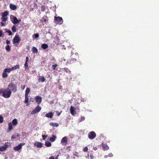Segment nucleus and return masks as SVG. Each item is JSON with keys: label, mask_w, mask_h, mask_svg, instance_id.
Listing matches in <instances>:
<instances>
[{"label": "nucleus", "mask_w": 159, "mask_h": 159, "mask_svg": "<svg viewBox=\"0 0 159 159\" xmlns=\"http://www.w3.org/2000/svg\"><path fill=\"white\" fill-rule=\"evenodd\" d=\"M4 92L3 94V96L5 98H8L10 97L12 92L13 93L16 92L17 90V87L16 85L12 83H10L8 85L7 89H4Z\"/></svg>", "instance_id": "nucleus-1"}, {"label": "nucleus", "mask_w": 159, "mask_h": 159, "mask_svg": "<svg viewBox=\"0 0 159 159\" xmlns=\"http://www.w3.org/2000/svg\"><path fill=\"white\" fill-rule=\"evenodd\" d=\"M54 22L58 24L61 25L63 24V21L61 17L59 16L54 17Z\"/></svg>", "instance_id": "nucleus-2"}, {"label": "nucleus", "mask_w": 159, "mask_h": 159, "mask_svg": "<svg viewBox=\"0 0 159 159\" xmlns=\"http://www.w3.org/2000/svg\"><path fill=\"white\" fill-rule=\"evenodd\" d=\"M75 58H71L67 61L66 62V65L69 64H73L76 61L77 59L78 58V56L76 54H75Z\"/></svg>", "instance_id": "nucleus-3"}, {"label": "nucleus", "mask_w": 159, "mask_h": 159, "mask_svg": "<svg viewBox=\"0 0 159 159\" xmlns=\"http://www.w3.org/2000/svg\"><path fill=\"white\" fill-rule=\"evenodd\" d=\"M10 18L11 19L13 18V19L11 20V22L14 24H16L19 22L21 20L20 19L19 20H18L17 18L14 16L13 15H11L10 16Z\"/></svg>", "instance_id": "nucleus-4"}, {"label": "nucleus", "mask_w": 159, "mask_h": 159, "mask_svg": "<svg viewBox=\"0 0 159 159\" xmlns=\"http://www.w3.org/2000/svg\"><path fill=\"white\" fill-rule=\"evenodd\" d=\"M96 136L95 133L93 131L89 132L88 134V138L91 139H94Z\"/></svg>", "instance_id": "nucleus-5"}, {"label": "nucleus", "mask_w": 159, "mask_h": 159, "mask_svg": "<svg viewBox=\"0 0 159 159\" xmlns=\"http://www.w3.org/2000/svg\"><path fill=\"white\" fill-rule=\"evenodd\" d=\"M21 41V39L18 35H16L13 39V43L15 44L16 43H19Z\"/></svg>", "instance_id": "nucleus-6"}, {"label": "nucleus", "mask_w": 159, "mask_h": 159, "mask_svg": "<svg viewBox=\"0 0 159 159\" xmlns=\"http://www.w3.org/2000/svg\"><path fill=\"white\" fill-rule=\"evenodd\" d=\"M41 109V107H40L39 105L37 106L33 110L31 113V114L32 115L37 113L39 112Z\"/></svg>", "instance_id": "nucleus-7"}, {"label": "nucleus", "mask_w": 159, "mask_h": 159, "mask_svg": "<svg viewBox=\"0 0 159 159\" xmlns=\"http://www.w3.org/2000/svg\"><path fill=\"white\" fill-rule=\"evenodd\" d=\"M25 144V143H21L18 146L14 147V149L16 151H18L19 150H20L22 148V146L24 145Z\"/></svg>", "instance_id": "nucleus-8"}, {"label": "nucleus", "mask_w": 159, "mask_h": 159, "mask_svg": "<svg viewBox=\"0 0 159 159\" xmlns=\"http://www.w3.org/2000/svg\"><path fill=\"white\" fill-rule=\"evenodd\" d=\"M61 143L62 145L65 146L67 145V140L66 137H64L62 139Z\"/></svg>", "instance_id": "nucleus-9"}, {"label": "nucleus", "mask_w": 159, "mask_h": 159, "mask_svg": "<svg viewBox=\"0 0 159 159\" xmlns=\"http://www.w3.org/2000/svg\"><path fill=\"white\" fill-rule=\"evenodd\" d=\"M36 102L38 105L40 104L42 101V97L38 96L35 97Z\"/></svg>", "instance_id": "nucleus-10"}, {"label": "nucleus", "mask_w": 159, "mask_h": 159, "mask_svg": "<svg viewBox=\"0 0 159 159\" xmlns=\"http://www.w3.org/2000/svg\"><path fill=\"white\" fill-rule=\"evenodd\" d=\"M75 108L71 106L70 108V112L71 114L74 116L76 114V112L75 111Z\"/></svg>", "instance_id": "nucleus-11"}, {"label": "nucleus", "mask_w": 159, "mask_h": 159, "mask_svg": "<svg viewBox=\"0 0 159 159\" xmlns=\"http://www.w3.org/2000/svg\"><path fill=\"white\" fill-rule=\"evenodd\" d=\"M53 113L52 112H50L49 113H47L45 115V117L50 118H52L53 117Z\"/></svg>", "instance_id": "nucleus-12"}, {"label": "nucleus", "mask_w": 159, "mask_h": 159, "mask_svg": "<svg viewBox=\"0 0 159 159\" xmlns=\"http://www.w3.org/2000/svg\"><path fill=\"white\" fill-rule=\"evenodd\" d=\"M34 145L38 148H41L43 146L42 144L41 143L38 142L35 143Z\"/></svg>", "instance_id": "nucleus-13"}, {"label": "nucleus", "mask_w": 159, "mask_h": 159, "mask_svg": "<svg viewBox=\"0 0 159 159\" xmlns=\"http://www.w3.org/2000/svg\"><path fill=\"white\" fill-rule=\"evenodd\" d=\"M8 145L6 144H5L4 146H1L0 147V151H5L7 148Z\"/></svg>", "instance_id": "nucleus-14"}, {"label": "nucleus", "mask_w": 159, "mask_h": 159, "mask_svg": "<svg viewBox=\"0 0 159 159\" xmlns=\"http://www.w3.org/2000/svg\"><path fill=\"white\" fill-rule=\"evenodd\" d=\"M46 18L43 17L41 18V20H40V21L41 22L43 23H46L48 21V19H47V16H46Z\"/></svg>", "instance_id": "nucleus-15"}, {"label": "nucleus", "mask_w": 159, "mask_h": 159, "mask_svg": "<svg viewBox=\"0 0 159 159\" xmlns=\"http://www.w3.org/2000/svg\"><path fill=\"white\" fill-rule=\"evenodd\" d=\"M10 9L13 10H15L17 8V7L14 4H10Z\"/></svg>", "instance_id": "nucleus-16"}, {"label": "nucleus", "mask_w": 159, "mask_h": 159, "mask_svg": "<svg viewBox=\"0 0 159 159\" xmlns=\"http://www.w3.org/2000/svg\"><path fill=\"white\" fill-rule=\"evenodd\" d=\"M39 81V82H43L45 80V79L43 76H39V78L38 79Z\"/></svg>", "instance_id": "nucleus-17"}, {"label": "nucleus", "mask_w": 159, "mask_h": 159, "mask_svg": "<svg viewBox=\"0 0 159 159\" xmlns=\"http://www.w3.org/2000/svg\"><path fill=\"white\" fill-rule=\"evenodd\" d=\"M102 147L104 150H107L109 149V148L108 146L106 144H102Z\"/></svg>", "instance_id": "nucleus-18"}, {"label": "nucleus", "mask_w": 159, "mask_h": 159, "mask_svg": "<svg viewBox=\"0 0 159 159\" xmlns=\"http://www.w3.org/2000/svg\"><path fill=\"white\" fill-rule=\"evenodd\" d=\"M8 128L7 129V131H9L13 129V126L11 122L9 123L8 124Z\"/></svg>", "instance_id": "nucleus-19"}, {"label": "nucleus", "mask_w": 159, "mask_h": 159, "mask_svg": "<svg viewBox=\"0 0 159 159\" xmlns=\"http://www.w3.org/2000/svg\"><path fill=\"white\" fill-rule=\"evenodd\" d=\"M56 138L57 137L56 136L52 135V137L50 138L49 140L52 142H53L55 140Z\"/></svg>", "instance_id": "nucleus-20"}, {"label": "nucleus", "mask_w": 159, "mask_h": 159, "mask_svg": "<svg viewBox=\"0 0 159 159\" xmlns=\"http://www.w3.org/2000/svg\"><path fill=\"white\" fill-rule=\"evenodd\" d=\"M41 48L45 50L48 48V45L47 44L43 43L42 44Z\"/></svg>", "instance_id": "nucleus-21"}, {"label": "nucleus", "mask_w": 159, "mask_h": 159, "mask_svg": "<svg viewBox=\"0 0 159 159\" xmlns=\"http://www.w3.org/2000/svg\"><path fill=\"white\" fill-rule=\"evenodd\" d=\"M9 12L7 11H6L2 13V16L4 17H7V16L8 15Z\"/></svg>", "instance_id": "nucleus-22"}, {"label": "nucleus", "mask_w": 159, "mask_h": 159, "mask_svg": "<svg viewBox=\"0 0 159 159\" xmlns=\"http://www.w3.org/2000/svg\"><path fill=\"white\" fill-rule=\"evenodd\" d=\"M45 145L47 147H50L51 146V143L49 141H46L45 142Z\"/></svg>", "instance_id": "nucleus-23"}, {"label": "nucleus", "mask_w": 159, "mask_h": 159, "mask_svg": "<svg viewBox=\"0 0 159 159\" xmlns=\"http://www.w3.org/2000/svg\"><path fill=\"white\" fill-rule=\"evenodd\" d=\"M32 51L33 53H37L38 52V50L35 47H33L32 49Z\"/></svg>", "instance_id": "nucleus-24"}, {"label": "nucleus", "mask_w": 159, "mask_h": 159, "mask_svg": "<svg viewBox=\"0 0 159 159\" xmlns=\"http://www.w3.org/2000/svg\"><path fill=\"white\" fill-rule=\"evenodd\" d=\"M20 66L19 65H17L14 66L13 67L11 68V69L12 70H16V69H18L20 68Z\"/></svg>", "instance_id": "nucleus-25"}, {"label": "nucleus", "mask_w": 159, "mask_h": 159, "mask_svg": "<svg viewBox=\"0 0 159 159\" xmlns=\"http://www.w3.org/2000/svg\"><path fill=\"white\" fill-rule=\"evenodd\" d=\"M12 124L14 125H16L17 124V120L16 119H13L11 123Z\"/></svg>", "instance_id": "nucleus-26"}, {"label": "nucleus", "mask_w": 159, "mask_h": 159, "mask_svg": "<svg viewBox=\"0 0 159 159\" xmlns=\"http://www.w3.org/2000/svg\"><path fill=\"white\" fill-rule=\"evenodd\" d=\"M64 70L67 73L70 74L71 73V71L67 68H64Z\"/></svg>", "instance_id": "nucleus-27"}, {"label": "nucleus", "mask_w": 159, "mask_h": 159, "mask_svg": "<svg viewBox=\"0 0 159 159\" xmlns=\"http://www.w3.org/2000/svg\"><path fill=\"white\" fill-rule=\"evenodd\" d=\"M11 70H12L11 69V68H6L4 70V71H5V72L6 73V72L10 73Z\"/></svg>", "instance_id": "nucleus-28"}, {"label": "nucleus", "mask_w": 159, "mask_h": 159, "mask_svg": "<svg viewBox=\"0 0 159 159\" xmlns=\"http://www.w3.org/2000/svg\"><path fill=\"white\" fill-rule=\"evenodd\" d=\"M30 89L29 88H27L25 91V95H28L29 93L30 92Z\"/></svg>", "instance_id": "nucleus-29"}, {"label": "nucleus", "mask_w": 159, "mask_h": 159, "mask_svg": "<svg viewBox=\"0 0 159 159\" xmlns=\"http://www.w3.org/2000/svg\"><path fill=\"white\" fill-rule=\"evenodd\" d=\"M28 100H29V98H28V95H25V103H28Z\"/></svg>", "instance_id": "nucleus-30"}, {"label": "nucleus", "mask_w": 159, "mask_h": 159, "mask_svg": "<svg viewBox=\"0 0 159 159\" xmlns=\"http://www.w3.org/2000/svg\"><path fill=\"white\" fill-rule=\"evenodd\" d=\"M7 19V17H2L1 20L2 22H5Z\"/></svg>", "instance_id": "nucleus-31"}, {"label": "nucleus", "mask_w": 159, "mask_h": 159, "mask_svg": "<svg viewBox=\"0 0 159 159\" xmlns=\"http://www.w3.org/2000/svg\"><path fill=\"white\" fill-rule=\"evenodd\" d=\"M6 49L8 52H10L11 50V47L8 45H7L5 47Z\"/></svg>", "instance_id": "nucleus-32"}, {"label": "nucleus", "mask_w": 159, "mask_h": 159, "mask_svg": "<svg viewBox=\"0 0 159 159\" xmlns=\"http://www.w3.org/2000/svg\"><path fill=\"white\" fill-rule=\"evenodd\" d=\"M7 74L6 73L3 71V72L2 74V77L4 78H6L7 77Z\"/></svg>", "instance_id": "nucleus-33"}, {"label": "nucleus", "mask_w": 159, "mask_h": 159, "mask_svg": "<svg viewBox=\"0 0 159 159\" xmlns=\"http://www.w3.org/2000/svg\"><path fill=\"white\" fill-rule=\"evenodd\" d=\"M16 27L14 25L11 28V30L13 32H15L16 31Z\"/></svg>", "instance_id": "nucleus-34"}, {"label": "nucleus", "mask_w": 159, "mask_h": 159, "mask_svg": "<svg viewBox=\"0 0 159 159\" xmlns=\"http://www.w3.org/2000/svg\"><path fill=\"white\" fill-rule=\"evenodd\" d=\"M24 67L25 69L28 70L29 69V68L28 66V64L26 62H25V64H24Z\"/></svg>", "instance_id": "nucleus-35"}, {"label": "nucleus", "mask_w": 159, "mask_h": 159, "mask_svg": "<svg viewBox=\"0 0 159 159\" xmlns=\"http://www.w3.org/2000/svg\"><path fill=\"white\" fill-rule=\"evenodd\" d=\"M19 135L18 134H13L11 136V139H15L16 137L19 136Z\"/></svg>", "instance_id": "nucleus-36"}, {"label": "nucleus", "mask_w": 159, "mask_h": 159, "mask_svg": "<svg viewBox=\"0 0 159 159\" xmlns=\"http://www.w3.org/2000/svg\"><path fill=\"white\" fill-rule=\"evenodd\" d=\"M6 32L7 33H8V34L9 35H11L12 34V33L11 31L10 30H6Z\"/></svg>", "instance_id": "nucleus-37"}, {"label": "nucleus", "mask_w": 159, "mask_h": 159, "mask_svg": "<svg viewBox=\"0 0 159 159\" xmlns=\"http://www.w3.org/2000/svg\"><path fill=\"white\" fill-rule=\"evenodd\" d=\"M41 11L44 12L45 11V7L43 5H42L41 6Z\"/></svg>", "instance_id": "nucleus-38"}, {"label": "nucleus", "mask_w": 159, "mask_h": 159, "mask_svg": "<svg viewBox=\"0 0 159 159\" xmlns=\"http://www.w3.org/2000/svg\"><path fill=\"white\" fill-rule=\"evenodd\" d=\"M4 90H5V89L3 88L0 89V94H2V95L3 96V93H4Z\"/></svg>", "instance_id": "nucleus-39"}, {"label": "nucleus", "mask_w": 159, "mask_h": 159, "mask_svg": "<svg viewBox=\"0 0 159 159\" xmlns=\"http://www.w3.org/2000/svg\"><path fill=\"white\" fill-rule=\"evenodd\" d=\"M3 117L2 116L0 115V123H2L3 122Z\"/></svg>", "instance_id": "nucleus-40"}, {"label": "nucleus", "mask_w": 159, "mask_h": 159, "mask_svg": "<svg viewBox=\"0 0 159 159\" xmlns=\"http://www.w3.org/2000/svg\"><path fill=\"white\" fill-rule=\"evenodd\" d=\"M4 34L3 31L1 30H0V37H3Z\"/></svg>", "instance_id": "nucleus-41"}, {"label": "nucleus", "mask_w": 159, "mask_h": 159, "mask_svg": "<svg viewBox=\"0 0 159 159\" xmlns=\"http://www.w3.org/2000/svg\"><path fill=\"white\" fill-rule=\"evenodd\" d=\"M48 136L47 135H43L42 136V138H43V140H45L48 137Z\"/></svg>", "instance_id": "nucleus-42"}, {"label": "nucleus", "mask_w": 159, "mask_h": 159, "mask_svg": "<svg viewBox=\"0 0 159 159\" xmlns=\"http://www.w3.org/2000/svg\"><path fill=\"white\" fill-rule=\"evenodd\" d=\"M57 66V64L55 65H52V68L53 70H55Z\"/></svg>", "instance_id": "nucleus-43"}, {"label": "nucleus", "mask_w": 159, "mask_h": 159, "mask_svg": "<svg viewBox=\"0 0 159 159\" xmlns=\"http://www.w3.org/2000/svg\"><path fill=\"white\" fill-rule=\"evenodd\" d=\"M34 38L35 39L38 38L39 36V35L38 34H34Z\"/></svg>", "instance_id": "nucleus-44"}, {"label": "nucleus", "mask_w": 159, "mask_h": 159, "mask_svg": "<svg viewBox=\"0 0 159 159\" xmlns=\"http://www.w3.org/2000/svg\"><path fill=\"white\" fill-rule=\"evenodd\" d=\"M81 119L80 120V121H84L85 120V117L84 116H81Z\"/></svg>", "instance_id": "nucleus-45"}, {"label": "nucleus", "mask_w": 159, "mask_h": 159, "mask_svg": "<svg viewBox=\"0 0 159 159\" xmlns=\"http://www.w3.org/2000/svg\"><path fill=\"white\" fill-rule=\"evenodd\" d=\"M88 148L87 147H85L83 149L84 151V152H86L88 151Z\"/></svg>", "instance_id": "nucleus-46"}, {"label": "nucleus", "mask_w": 159, "mask_h": 159, "mask_svg": "<svg viewBox=\"0 0 159 159\" xmlns=\"http://www.w3.org/2000/svg\"><path fill=\"white\" fill-rule=\"evenodd\" d=\"M25 87V85H22L21 86V88L22 90H23Z\"/></svg>", "instance_id": "nucleus-47"}, {"label": "nucleus", "mask_w": 159, "mask_h": 159, "mask_svg": "<svg viewBox=\"0 0 159 159\" xmlns=\"http://www.w3.org/2000/svg\"><path fill=\"white\" fill-rule=\"evenodd\" d=\"M113 156V154L112 153H110L108 154V157H112Z\"/></svg>", "instance_id": "nucleus-48"}, {"label": "nucleus", "mask_w": 159, "mask_h": 159, "mask_svg": "<svg viewBox=\"0 0 159 159\" xmlns=\"http://www.w3.org/2000/svg\"><path fill=\"white\" fill-rule=\"evenodd\" d=\"M94 156L93 154L90 155V159H93L94 158Z\"/></svg>", "instance_id": "nucleus-49"}, {"label": "nucleus", "mask_w": 159, "mask_h": 159, "mask_svg": "<svg viewBox=\"0 0 159 159\" xmlns=\"http://www.w3.org/2000/svg\"><path fill=\"white\" fill-rule=\"evenodd\" d=\"M6 43H7V45H8V44H10V41H9V40H6Z\"/></svg>", "instance_id": "nucleus-50"}, {"label": "nucleus", "mask_w": 159, "mask_h": 159, "mask_svg": "<svg viewBox=\"0 0 159 159\" xmlns=\"http://www.w3.org/2000/svg\"><path fill=\"white\" fill-rule=\"evenodd\" d=\"M56 127H58L59 125L58 123H54V124H53Z\"/></svg>", "instance_id": "nucleus-51"}, {"label": "nucleus", "mask_w": 159, "mask_h": 159, "mask_svg": "<svg viewBox=\"0 0 159 159\" xmlns=\"http://www.w3.org/2000/svg\"><path fill=\"white\" fill-rule=\"evenodd\" d=\"M29 61V57H26V61H25V62H26L27 63V62Z\"/></svg>", "instance_id": "nucleus-52"}, {"label": "nucleus", "mask_w": 159, "mask_h": 159, "mask_svg": "<svg viewBox=\"0 0 159 159\" xmlns=\"http://www.w3.org/2000/svg\"><path fill=\"white\" fill-rule=\"evenodd\" d=\"M4 22H2H2L1 23V25L2 26H4L5 25V24L4 23Z\"/></svg>", "instance_id": "nucleus-53"}, {"label": "nucleus", "mask_w": 159, "mask_h": 159, "mask_svg": "<svg viewBox=\"0 0 159 159\" xmlns=\"http://www.w3.org/2000/svg\"><path fill=\"white\" fill-rule=\"evenodd\" d=\"M48 159H55L54 157L53 156H51Z\"/></svg>", "instance_id": "nucleus-54"}, {"label": "nucleus", "mask_w": 159, "mask_h": 159, "mask_svg": "<svg viewBox=\"0 0 159 159\" xmlns=\"http://www.w3.org/2000/svg\"><path fill=\"white\" fill-rule=\"evenodd\" d=\"M108 157V155H105V156H104V157H105V158H106L107 157Z\"/></svg>", "instance_id": "nucleus-55"}, {"label": "nucleus", "mask_w": 159, "mask_h": 159, "mask_svg": "<svg viewBox=\"0 0 159 159\" xmlns=\"http://www.w3.org/2000/svg\"><path fill=\"white\" fill-rule=\"evenodd\" d=\"M58 155H57V156L56 157V158H55V159H58Z\"/></svg>", "instance_id": "nucleus-56"}, {"label": "nucleus", "mask_w": 159, "mask_h": 159, "mask_svg": "<svg viewBox=\"0 0 159 159\" xmlns=\"http://www.w3.org/2000/svg\"><path fill=\"white\" fill-rule=\"evenodd\" d=\"M60 115V113H59L58 115V116H59Z\"/></svg>", "instance_id": "nucleus-57"}]
</instances>
